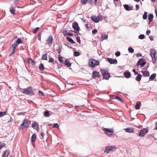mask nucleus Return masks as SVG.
Returning <instances> with one entry per match:
<instances>
[{
    "mask_svg": "<svg viewBox=\"0 0 157 157\" xmlns=\"http://www.w3.org/2000/svg\"><path fill=\"white\" fill-rule=\"evenodd\" d=\"M146 63V62L144 60V59H140L138 61L136 64L137 66H138L139 65L141 67H143Z\"/></svg>",
    "mask_w": 157,
    "mask_h": 157,
    "instance_id": "9",
    "label": "nucleus"
},
{
    "mask_svg": "<svg viewBox=\"0 0 157 157\" xmlns=\"http://www.w3.org/2000/svg\"><path fill=\"white\" fill-rule=\"evenodd\" d=\"M18 44H17L16 43L13 44L12 45V51L11 53L10 54V56H11L15 52V48L17 46Z\"/></svg>",
    "mask_w": 157,
    "mask_h": 157,
    "instance_id": "12",
    "label": "nucleus"
},
{
    "mask_svg": "<svg viewBox=\"0 0 157 157\" xmlns=\"http://www.w3.org/2000/svg\"><path fill=\"white\" fill-rule=\"evenodd\" d=\"M39 93L40 95L43 96L44 95L43 93L40 90H39Z\"/></svg>",
    "mask_w": 157,
    "mask_h": 157,
    "instance_id": "55",
    "label": "nucleus"
},
{
    "mask_svg": "<svg viewBox=\"0 0 157 157\" xmlns=\"http://www.w3.org/2000/svg\"><path fill=\"white\" fill-rule=\"evenodd\" d=\"M144 37H145V36H144V34L140 35L139 36V38L141 39H144Z\"/></svg>",
    "mask_w": 157,
    "mask_h": 157,
    "instance_id": "41",
    "label": "nucleus"
},
{
    "mask_svg": "<svg viewBox=\"0 0 157 157\" xmlns=\"http://www.w3.org/2000/svg\"><path fill=\"white\" fill-rule=\"evenodd\" d=\"M141 75L140 74H138L136 77V80L139 82L141 79Z\"/></svg>",
    "mask_w": 157,
    "mask_h": 157,
    "instance_id": "31",
    "label": "nucleus"
},
{
    "mask_svg": "<svg viewBox=\"0 0 157 157\" xmlns=\"http://www.w3.org/2000/svg\"><path fill=\"white\" fill-rule=\"evenodd\" d=\"M28 62L29 63H30L32 65H33L34 64V62L33 60L31 58H28Z\"/></svg>",
    "mask_w": 157,
    "mask_h": 157,
    "instance_id": "29",
    "label": "nucleus"
},
{
    "mask_svg": "<svg viewBox=\"0 0 157 157\" xmlns=\"http://www.w3.org/2000/svg\"><path fill=\"white\" fill-rule=\"evenodd\" d=\"M4 143L0 142V149H1L2 147H4Z\"/></svg>",
    "mask_w": 157,
    "mask_h": 157,
    "instance_id": "51",
    "label": "nucleus"
},
{
    "mask_svg": "<svg viewBox=\"0 0 157 157\" xmlns=\"http://www.w3.org/2000/svg\"><path fill=\"white\" fill-rule=\"evenodd\" d=\"M80 55V53L78 52H74V55L75 56H77Z\"/></svg>",
    "mask_w": 157,
    "mask_h": 157,
    "instance_id": "40",
    "label": "nucleus"
},
{
    "mask_svg": "<svg viewBox=\"0 0 157 157\" xmlns=\"http://www.w3.org/2000/svg\"><path fill=\"white\" fill-rule=\"evenodd\" d=\"M53 127L56 128H58L59 127V125H58V124H57V123H55V124H53Z\"/></svg>",
    "mask_w": 157,
    "mask_h": 157,
    "instance_id": "46",
    "label": "nucleus"
},
{
    "mask_svg": "<svg viewBox=\"0 0 157 157\" xmlns=\"http://www.w3.org/2000/svg\"><path fill=\"white\" fill-rule=\"evenodd\" d=\"M155 124L156 125V127H155V129L157 130V122H155Z\"/></svg>",
    "mask_w": 157,
    "mask_h": 157,
    "instance_id": "64",
    "label": "nucleus"
},
{
    "mask_svg": "<svg viewBox=\"0 0 157 157\" xmlns=\"http://www.w3.org/2000/svg\"><path fill=\"white\" fill-rule=\"evenodd\" d=\"M65 64L68 67L71 66V64L68 59H66L65 62Z\"/></svg>",
    "mask_w": 157,
    "mask_h": 157,
    "instance_id": "24",
    "label": "nucleus"
},
{
    "mask_svg": "<svg viewBox=\"0 0 157 157\" xmlns=\"http://www.w3.org/2000/svg\"><path fill=\"white\" fill-rule=\"evenodd\" d=\"M32 128H33L34 129L38 130L39 125L37 122H35L33 123L32 124Z\"/></svg>",
    "mask_w": 157,
    "mask_h": 157,
    "instance_id": "16",
    "label": "nucleus"
},
{
    "mask_svg": "<svg viewBox=\"0 0 157 157\" xmlns=\"http://www.w3.org/2000/svg\"><path fill=\"white\" fill-rule=\"evenodd\" d=\"M125 131L128 132L133 133L134 132V128H128L125 129Z\"/></svg>",
    "mask_w": 157,
    "mask_h": 157,
    "instance_id": "18",
    "label": "nucleus"
},
{
    "mask_svg": "<svg viewBox=\"0 0 157 157\" xmlns=\"http://www.w3.org/2000/svg\"><path fill=\"white\" fill-rule=\"evenodd\" d=\"M141 56V54L140 53H137L136 54V56L137 57H139Z\"/></svg>",
    "mask_w": 157,
    "mask_h": 157,
    "instance_id": "62",
    "label": "nucleus"
},
{
    "mask_svg": "<svg viewBox=\"0 0 157 157\" xmlns=\"http://www.w3.org/2000/svg\"><path fill=\"white\" fill-rule=\"evenodd\" d=\"M99 62L98 60L90 59L89 60L88 65L90 67H94L95 66L99 65Z\"/></svg>",
    "mask_w": 157,
    "mask_h": 157,
    "instance_id": "2",
    "label": "nucleus"
},
{
    "mask_svg": "<svg viewBox=\"0 0 157 157\" xmlns=\"http://www.w3.org/2000/svg\"><path fill=\"white\" fill-rule=\"evenodd\" d=\"M141 105V102H138L135 105V108L136 109H139Z\"/></svg>",
    "mask_w": 157,
    "mask_h": 157,
    "instance_id": "25",
    "label": "nucleus"
},
{
    "mask_svg": "<svg viewBox=\"0 0 157 157\" xmlns=\"http://www.w3.org/2000/svg\"><path fill=\"white\" fill-rule=\"evenodd\" d=\"M19 3V1L18 0H16L14 2V4L15 5L17 6V5Z\"/></svg>",
    "mask_w": 157,
    "mask_h": 157,
    "instance_id": "50",
    "label": "nucleus"
},
{
    "mask_svg": "<svg viewBox=\"0 0 157 157\" xmlns=\"http://www.w3.org/2000/svg\"><path fill=\"white\" fill-rule=\"evenodd\" d=\"M108 37L107 35L105 34L103 35L102 36V40L106 39Z\"/></svg>",
    "mask_w": 157,
    "mask_h": 157,
    "instance_id": "39",
    "label": "nucleus"
},
{
    "mask_svg": "<svg viewBox=\"0 0 157 157\" xmlns=\"http://www.w3.org/2000/svg\"><path fill=\"white\" fill-rule=\"evenodd\" d=\"M116 149V147L113 146H107L104 151L105 152L109 153L111 151H113Z\"/></svg>",
    "mask_w": 157,
    "mask_h": 157,
    "instance_id": "6",
    "label": "nucleus"
},
{
    "mask_svg": "<svg viewBox=\"0 0 157 157\" xmlns=\"http://www.w3.org/2000/svg\"><path fill=\"white\" fill-rule=\"evenodd\" d=\"M36 134H34L32 136L31 138V140L32 142H34L36 139Z\"/></svg>",
    "mask_w": 157,
    "mask_h": 157,
    "instance_id": "23",
    "label": "nucleus"
},
{
    "mask_svg": "<svg viewBox=\"0 0 157 157\" xmlns=\"http://www.w3.org/2000/svg\"><path fill=\"white\" fill-rule=\"evenodd\" d=\"M104 131L105 134L110 136H112L114 133V130L113 128H105Z\"/></svg>",
    "mask_w": 157,
    "mask_h": 157,
    "instance_id": "3",
    "label": "nucleus"
},
{
    "mask_svg": "<svg viewBox=\"0 0 157 157\" xmlns=\"http://www.w3.org/2000/svg\"><path fill=\"white\" fill-rule=\"evenodd\" d=\"M39 29V27H36V28H35L33 30V33H36L37 32V31H38V30Z\"/></svg>",
    "mask_w": 157,
    "mask_h": 157,
    "instance_id": "44",
    "label": "nucleus"
},
{
    "mask_svg": "<svg viewBox=\"0 0 157 157\" xmlns=\"http://www.w3.org/2000/svg\"><path fill=\"white\" fill-rule=\"evenodd\" d=\"M41 33H39L38 36V39L39 40H41Z\"/></svg>",
    "mask_w": 157,
    "mask_h": 157,
    "instance_id": "47",
    "label": "nucleus"
},
{
    "mask_svg": "<svg viewBox=\"0 0 157 157\" xmlns=\"http://www.w3.org/2000/svg\"><path fill=\"white\" fill-rule=\"evenodd\" d=\"M148 132V130L146 128H144L140 130L139 133V136L141 137L144 136Z\"/></svg>",
    "mask_w": 157,
    "mask_h": 157,
    "instance_id": "8",
    "label": "nucleus"
},
{
    "mask_svg": "<svg viewBox=\"0 0 157 157\" xmlns=\"http://www.w3.org/2000/svg\"><path fill=\"white\" fill-rule=\"evenodd\" d=\"M87 2H88L90 3H92L93 2V0H81V3L83 5H85L87 3Z\"/></svg>",
    "mask_w": 157,
    "mask_h": 157,
    "instance_id": "14",
    "label": "nucleus"
},
{
    "mask_svg": "<svg viewBox=\"0 0 157 157\" xmlns=\"http://www.w3.org/2000/svg\"><path fill=\"white\" fill-rule=\"evenodd\" d=\"M76 40L79 43H80L81 41L80 40V37L79 36H77L76 37Z\"/></svg>",
    "mask_w": 157,
    "mask_h": 157,
    "instance_id": "52",
    "label": "nucleus"
},
{
    "mask_svg": "<svg viewBox=\"0 0 157 157\" xmlns=\"http://www.w3.org/2000/svg\"><path fill=\"white\" fill-rule=\"evenodd\" d=\"M136 10H137L139 9V5H136Z\"/></svg>",
    "mask_w": 157,
    "mask_h": 157,
    "instance_id": "60",
    "label": "nucleus"
},
{
    "mask_svg": "<svg viewBox=\"0 0 157 157\" xmlns=\"http://www.w3.org/2000/svg\"><path fill=\"white\" fill-rule=\"evenodd\" d=\"M53 38L51 36H49L47 39L46 42L49 45H51L52 43Z\"/></svg>",
    "mask_w": 157,
    "mask_h": 157,
    "instance_id": "13",
    "label": "nucleus"
},
{
    "mask_svg": "<svg viewBox=\"0 0 157 157\" xmlns=\"http://www.w3.org/2000/svg\"><path fill=\"white\" fill-rule=\"evenodd\" d=\"M143 75L144 77H148L150 76V73L147 71H142Z\"/></svg>",
    "mask_w": 157,
    "mask_h": 157,
    "instance_id": "19",
    "label": "nucleus"
},
{
    "mask_svg": "<svg viewBox=\"0 0 157 157\" xmlns=\"http://www.w3.org/2000/svg\"><path fill=\"white\" fill-rule=\"evenodd\" d=\"M30 121L27 119L24 120L22 123L20 127L22 129L25 128H28L30 124Z\"/></svg>",
    "mask_w": 157,
    "mask_h": 157,
    "instance_id": "5",
    "label": "nucleus"
},
{
    "mask_svg": "<svg viewBox=\"0 0 157 157\" xmlns=\"http://www.w3.org/2000/svg\"><path fill=\"white\" fill-rule=\"evenodd\" d=\"M156 53L157 52L154 49H152L151 50L150 52V55L152 59L153 62L154 63H155L156 62V57L155 56Z\"/></svg>",
    "mask_w": 157,
    "mask_h": 157,
    "instance_id": "4",
    "label": "nucleus"
},
{
    "mask_svg": "<svg viewBox=\"0 0 157 157\" xmlns=\"http://www.w3.org/2000/svg\"><path fill=\"white\" fill-rule=\"evenodd\" d=\"M153 18V15L152 14H151L148 16V19L149 20V23L151 21Z\"/></svg>",
    "mask_w": 157,
    "mask_h": 157,
    "instance_id": "27",
    "label": "nucleus"
},
{
    "mask_svg": "<svg viewBox=\"0 0 157 157\" xmlns=\"http://www.w3.org/2000/svg\"><path fill=\"white\" fill-rule=\"evenodd\" d=\"M107 59L108 62L111 64H117V63L116 59H114L109 58H108Z\"/></svg>",
    "mask_w": 157,
    "mask_h": 157,
    "instance_id": "11",
    "label": "nucleus"
},
{
    "mask_svg": "<svg viewBox=\"0 0 157 157\" xmlns=\"http://www.w3.org/2000/svg\"><path fill=\"white\" fill-rule=\"evenodd\" d=\"M15 43L18 45L19 44L22 43V41L20 38H18Z\"/></svg>",
    "mask_w": 157,
    "mask_h": 157,
    "instance_id": "32",
    "label": "nucleus"
},
{
    "mask_svg": "<svg viewBox=\"0 0 157 157\" xmlns=\"http://www.w3.org/2000/svg\"><path fill=\"white\" fill-rule=\"evenodd\" d=\"M116 99H117L119 101L122 102H123V100L119 96H116Z\"/></svg>",
    "mask_w": 157,
    "mask_h": 157,
    "instance_id": "42",
    "label": "nucleus"
},
{
    "mask_svg": "<svg viewBox=\"0 0 157 157\" xmlns=\"http://www.w3.org/2000/svg\"><path fill=\"white\" fill-rule=\"evenodd\" d=\"M124 6L125 10H126L130 11L132 10V8L130 7L128 5H124Z\"/></svg>",
    "mask_w": 157,
    "mask_h": 157,
    "instance_id": "21",
    "label": "nucleus"
},
{
    "mask_svg": "<svg viewBox=\"0 0 157 157\" xmlns=\"http://www.w3.org/2000/svg\"><path fill=\"white\" fill-rule=\"evenodd\" d=\"M149 38L152 41L154 40V38H153V36H149Z\"/></svg>",
    "mask_w": 157,
    "mask_h": 157,
    "instance_id": "56",
    "label": "nucleus"
},
{
    "mask_svg": "<svg viewBox=\"0 0 157 157\" xmlns=\"http://www.w3.org/2000/svg\"><path fill=\"white\" fill-rule=\"evenodd\" d=\"M39 68L41 71H43L44 69V67L42 63H41L40 64Z\"/></svg>",
    "mask_w": 157,
    "mask_h": 157,
    "instance_id": "34",
    "label": "nucleus"
},
{
    "mask_svg": "<svg viewBox=\"0 0 157 157\" xmlns=\"http://www.w3.org/2000/svg\"><path fill=\"white\" fill-rule=\"evenodd\" d=\"M72 27L75 31L78 32L79 31L80 28L77 23L75 22L73 23Z\"/></svg>",
    "mask_w": 157,
    "mask_h": 157,
    "instance_id": "10",
    "label": "nucleus"
},
{
    "mask_svg": "<svg viewBox=\"0 0 157 157\" xmlns=\"http://www.w3.org/2000/svg\"><path fill=\"white\" fill-rule=\"evenodd\" d=\"M56 51L58 52L59 54H60L61 52V49H60L59 48H58V49H56Z\"/></svg>",
    "mask_w": 157,
    "mask_h": 157,
    "instance_id": "54",
    "label": "nucleus"
},
{
    "mask_svg": "<svg viewBox=\"0 0 157 157\" xmlns=\"http://www.w3.org/2000/svg\"><path fill=\"white\" fill-rule=\"evenodd\" d=\"M42 59H44L45 60H47V54H44L43 55Z\"/></svg>",
    "mask_w": 157,
    "mask_h": 157,
    "instance_id": "38",
    "label": "nucleus"
},
{
    "mask_svg": "<svg viewBox=\"0 0 157 157\" xmlns=\"http://www.w3.org/2000/svg\"><path fill=\"white\" fill-rule=\"evenodd\" d=\"M6 114V112H0V117H2Z\"/></svg>",
    "mask_w": 157,
    "mask_h": 157,
    "instance_id": "33",
    "label": "nucleus"
},
{
    "mask_svg": "<svg viewBox=\"0 0 157 157\" xmlns=\"http://www.w3.org/2000/svg\"><path fill=\"white\" fill-rule=\"evenodd\" d=\"M10 13L13 14H15V10L13 7H11L10 9Z\"/></svg>",
    "mask_w": 157,
    "mask_h": 157,
    "instance_id": "26",
    "label": "nucleus"
},
{
    "mask_svg": "<svg viewBox=\"0 0 157 157\" xmlns=\"http://www.w3.org/2000/svg\"><path fill=\"white\" fill-rule=\"evenodd\" d=\"M125 77L127 78H129L131 76V74L129 72L125 71L124 74Z\"/></svg>",
    "mask_w": 157,
    "mask_h": 157,
    "instance_id": "22",
    "label": "nucleus"
},
{
    "mask_svg": "<svg viewBox=\"0 0 157 157\" xmlns=\"http://www.w3.org/2000/svg\"><path fill=\"white\" fill-rule=\"evenodd\" d=\"M59 60L60 61V62L61 63H62L63 62V60L62 58L60 56H59L58 58Z\"/></svg>",
    "mask_w": 157,
    "mask_h": 157,
    "instance_id": "49",
    "label": "nucleus"
},
{
    "mask_svg": "<svg viewBox=\"0 0 157 157\" xmlns=\"http://www.w3.org/2000/svg\"><path fill=\"white\" fill-rule=\"evenodd\" d=\"M97 17H98V19L99 21L100 20L101 21L103 19L102 17L100 15H99Z\"/></svg>",
    "mask_w": 157,
    "mask_h": 157,
    "instance_id": "43",
    "label": "nucleus"
},
{
    "mask_svg": "<svg viewBox=\"0 0 157 157\" xmlns=\"http://www.w3.org/2000/svg\"><path fill=\"white\" fill-rule=\"evenodd\" d=\"M10 153L9 150H6L4 151L2 157H7Z\"/></svg>",
    "mask_w": 157,
    "mask_h": 157,
    "instance_id": "20",
    "label": "nucleus"
},
{
    "mask_svg": "<svg viewBox=\"0 0 157 157\" xmlns=\"http://www.w3.org/2000/svg\"><path fill=\"white\" fill-rule=\"evenodd\" d=\"M67 40L73 44L75 43V42L74 41V40L71 38L69 37H67Z\"/></svg>",
    "mask_w": 157,
    "mask_h": 157,
    "instance_id": "30",
    "label": "nucleus"
},
{
    "mask_svg": "<svg viewBox=\"0 0 157 157\" xmlns=\"http://www.w3.org/2000/svg\"><path fill=\"white\" fill-rule=\"evenodd\" d=\"M67 34L70 36H72L73 35V34L71 33H68Z\"/></svg>",
    "mask_w": 157,
    "mask_h": 157,
    "instance_id": "61",
    "label": "nucleus"
},
{
    "mask_svg": "<svg viewBox=\"0 0 157 157\" xmlns=\"http://www.w3.org/2000/svg\"><path fill=\"white\" fill-rule=\"evenodd\" d=\"M151 33V31L150 30H147L146 32V34L148 35Z\"/></svg>",
    "mask_w": 157,
    "mask_h": 157,
    "instance_id": "57",
    "label": "nucleus"
},
{
    "mask_svg": "<svg viewBox=\"0 0 157 157\" xmlns=\"http://www.w3.org/2000/svg\"><path fill=\"white\" fill-rule=\"evenodd\" d=\"M98 18L97 16H93L91 17V18L92 20L95 22L98 23L99 22Z\"/></svg>",
    "mask_w": 157,
    "mask_h": 157,
    "instance_id": "17",
    "label": "nucleus"
},
{
    "mask_svg": "<svg viewBox=\"0 0 157 157\" xmlns=\"http://www.w3.org/2000/svg\"><path fill=\"white\" fill-rule=\"evenodd\" d=\"M23 94L32 96L34 95L35 94L33 92V88L31 87H28L24 89L21 91Z\"/></svg>",
    "mask_w": 157,
    "mask_h": 157,
    "instance_id": "1",
    "label": "nucleus"
},
{
    "mask_svg": "<svg viewBox=\"0 0 157 157\" xmlns=\"http://www.w3.org/2000/svg\"><path fill=\"white\" fill-rule=\"evenodd\" d=\"M155 13L156 16L157 17V9L155 10Z\"/></svg>",
    "mask_w": 157,
    "mask_h": 157,
    "instance_id": "63",
    "label": "nucleus"
},
{
    "mask_svg": "<svg viewBox=\"0 0 157 157\" xmlns=\"http://www.w3.org/2000/svg\"><path fill=\"white\" fill-rule=\"evenodd\" d=\"M98 30L96 29H94L92 31V33L93 34H96Z\"/></svg>",
    "mask_w": 157,
    "mask_h": 157,
    "instance_id": "45",
    "label": "nucleus"
},
{
    "mask_svg": "<svg viewBox=\"0 0 157 157\" xmlns=\"http://www.w3.org/2000/svg\"><path fill=\"white\" fill-rule=\"evenodd\" d=\"M133 71L134 72V74L135 75H136L138 74V72L136 71H135V69H133Z\"/></svg>",
    "mask_w": 157,
    "mask_h": 157,
    "instance_id": "59",
    "label": "nucleus"
},
{
    "mask_svg": "<svg viewBox=\"0 0 157 157\" xmlns=\"http://www.w3.org/2000/svg\"><path fill=\"white\" fill-rule=\"evenodd\" d=\"M101 73L103 75V78L106 79H108L110 77V75L107 71L104 70H101Z\"/></svg>",
    "mask_w": 157,
    "mask_h": 157,
    "instance_id": "7",
    "label": "nucleus"
},
{
    "mask_svg": "<svg viewBox=\"0 0 157 157\" xmlns=\"http://www.w3.org/2000/svg\"><path fill=\"white\" fill-rule=\"evenodd\" d=\"M54 59L53 58H51L49 59V62L51 63H52L54 62Z\"/></svg>",
    "mask_w": 157,
    "mask_h": 157,
    "instance_id": "53",
    "label": "nucleus"
},
{
    "mask_svg": "<svg viewBox=\"0 0 157 157\" xmlns=\"http://www.w3.org/2000/svg\"><path fill=\"white\" fill-rule=\"evenodd\" d=\"M44 115L46 117H48L50 116V114L48 111H46L44 112Z\"/></svg>",
    "mask_w": 157,
    "mask_h": 157,
    "instance_id": "37",
    "label": "nucleus"
},
{
    "mask_svg": "<svg viewBox=\"0 0 157 157\" xmlns=\"http://www.w3.org/2000/svg\"><path fill=\"white\" fill-rule=\"evenodd\" d=\"M128 50V52L131 53H132L134 52V50L132 47H129Z\"/></svg>",
    "mask_w": 157,
    "mask_h": 157,
    "instance_id": "35",
    "label": "nucleus"
},
{
    "mask_svg": "<svg viewBox=\"0 0 157 157\" xmlns=\"http://www.w3.org/2000/svg\"><path fill=\"white\" fill-rule=\"evenodd\" d=\"M120 55V52L119 51H117L115 53V55L117 56H118Z\"/></svg>",
    "mask_w": 157,
    "mask_h": 157,
    "instance_id": "48",
    "label": "nucleus"
},
{
    "mask_svg": "<svg viewBox=\"0 0 157 157\" xmlns=\"http://www.w3.org/2000/svg\"><path fill=\"white\" fill-rule=\"evenodd\" d=\"M63 33L65 35V36H66V34H67V31L66 30H63Z\"/></svg>",
    "mask_w": 157,
    "mask_h": 157,
    "instance_id": "58",
    "label": "nucleus"
},
{
    "mask_svg": "<svg viewBox=\"0 0 157 157\" xmlns=\"http://www.w3.org/2000/svg\"><path fill=\"white\" fill-rule=\"evenodd\" d=\"M147 12H145L144 14L143 15V18L144 19H147Z\"/></svg>",
    "mask_w": 157,
    "mask_h": 157,
    "instance_id": "36",
    "label": "nucleus"
},
{
    "mask_svg": "<svg viewBox=\"0 0 157 157\" xmlns=\"http://www.w3.org/2000/svg\"><path fill=\"white\" fill-rule=\"evenodd\" d=\"M93 77L94 78H95L98 77L100 76L99 73L95 71H94L93 72Z\"/></svg>",
    "mask_w": 157,
    "mask_h": 157,
    "instance_id": "15",
    "label": "nucleus"
},
{
    "mask_svg": "<svg viewBox=\"0 0 157 157\" xmlns=\"http://www.w3.org/2000/svg\"><path fill=\"white\" fill-rule=\"evenodd\" d=\"M156 74L155 73L152 74L149 78V80H153L154 78L156 77Z\"/></svg>",
    "mask_w": 157,
    "mask_h": 157,
    "instance_id": "28",
    "label": "nucleus"
}]
</instances>
